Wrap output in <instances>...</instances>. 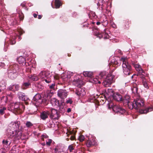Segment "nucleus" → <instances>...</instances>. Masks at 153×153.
<instances>
[{"instance_id":"1","label":"nucleus","mask_w":153,"mask_h":153,"mask_svg":"<svg viewBox=\"0 0 153 153\" xmlns=\"http://www.w3.org/2000/svg\"><path fill=\"white\" fill-rule=\"evenodd\" d=\"M121 61L123 62L122 68L124 74L126 75H129L131 73V68L126 58H121Z\"/></svg>"},{"instance_id":"2","label":"nucleus","mask_w":153,"mask_h":153,"mask_svg":"<svg viewBox=\"0 0 153 153\" xmlns=\"http://www.w3.org/2000/svg\"><path fill=\"white\" fill-rule=\"evenodd\" d=\"M39 78L44 79L45 82L49 83L51 82L50 79L51 76L50 74V72L48 71H41L38 75Z\"/></svg>"},{"instance_id":"3","label":"nucleus","mask_w":153,"mask_h":153,"mask_svg":"<svg viewBox=\"0 0 153 153\" xmlns=\"http://www.w3.org/2000/svg\"><path fill=\"white\" fill-rule=\"evenodd\" d=\"M22 135V132L21 131H10L8 135V137L13 138L14 140H18L21 138Z\"/></svg>"},{"instance_id":"4","label":"nucleus","mask_w":153,"mask_h":153,"mask_svg":"<svg viewBox=\"0 0 153 153\" xmlns=\"http://www.w3.org/2000/svg\"><path fill=\"white\" fill-rule=\"evenodd\" d=\"M108 108H112L113 111L116 113H119L121 114H123L125 112L124 109L122 108L120 106L117 105L113 106V105L112 103L109 104Z\"/></svg>"},{"instance_id":"5","label":"nucleus","mask_w":153,"mask_h":153,"mask_svg":"<svg viewBox=\"0 0 153 153\" xmlns=\"http://www.w3.org/2000/svg\"><path fill=\"white\" fill-rule=\"evenodd\" d=\"M132 104L133 108L137 109L143 106L144 105V100L141 99H138L134 100Z\"/></svg>"},{"instance_id":"6","label":"nucleus","mask_w":153,"mask_h":153,"mask_svg":"<svg viewBox=\"0 0 153 153\" xmlns=\"http://www.w3.org/2000/svg\"><path fill=\"white\" fill-rule=\"evenodd\" d=\"M123 103L125 104L126 105H127L128 108L130 109H133V103L130 101V97L126 95L123 99L122 98V100Z\"/></svg>"},{"instance_id":"7","label":"nucleus","mask_w":153,"mask_h":153,"mask_svg":"<svg viewBox=\"0 0 153 153\" xmlns=\"http://www.w3.org/2000/svg\"><path fill=\"white\" fill-rule=\"evenodd\" d=\"M60 116L59 113L56 110L53 108L51 109V114L50 117L51 119H58L60 117Z\"/></svg>"},{"instance_id":"8","label":"nucleus","mask_w":153,"mask_h":153,"mask_svg":"<svg viewBox=\"0 0 153 153\" xmlns=\"http://www.w3.org/2000/svg\"><path fill=\"white\" fill-rule=\"evenodd\" d=\"M68 95V92L65 90L60 89L57 92V95L61 99L66 98Z\"/></svg>"},{"instance_id":"9","label":"nucleus","mask_w":153,"mask_h":153,"mask_svg":"<svg viewBox=\"0 0 153 153\" xmlns=\"http://www.w3.org/2000/svg\"><path fill=\"white\" fill-rule=\"evenodd\" d=\"M42 97L40 94H36L33 97V100L35 102V103L38 105L40 104L42 102Z\"/></svg>"},{"instance_id":"10","label":"nucleus","mask_w":153,"mask_h":153,"mask_svg":"<svg viewBox=\"0 0 153 153\" xmlns=\"http://www.w3.org/2000/svg\"><path fill=\"white\" fill-rule=\"evenodd\" d=\"M106 30L105 29L104 30V32L102 33H100L98 32H97L95 33V35L97 37H99L100 39L103 37L104 39H108L109 38V36L108 34V33H107Z\"/></svg>"},{"instance_id":"11","label":"nucleus","mask_w":153,"mask_h":153,"mask_svg":"<svg viewBox=\"0 0 153 153\" xmlns=\"http://www.w3.org/2000/svg\"><path fill=\"white\" fill-rule=\"evenodd\" d=\"M76 93L79 97H82L85 95V92L84 88L79 87L76 90Z\"/></svg>"},{"instance_id":"12","label":"nucleus","mask_w":153,"mask_h":153,"mask_svg":"<svg viewBox=\"0 0 153 153\" xmlns=\"http://www.w3.org/2000/svg\"><path fill=\"white\" fill-rule=\"evenodd\" d=\"M114 76L111 74L107 75L106 77L105 80L108 82L111 85L112 83L114 81Z\"/></svg>"},{"instance_id":"13","label":"nucleus","mask_w":153,"mask_h":153,"mask_svg":"<svg viewBox=\"0 0 153 153\" xmlns=\"http://www.w3.org/2000/svg\"><path fill=\"white\" fill-rule=\"evenodd\" d=\"M76 79H74L73 80V84L74 85L79 87V88L81 86L83 85V82L82 80L81 79H79L78 78L77 79V78H76Z\"/></svg>"},{"instance_id":"14","label":"nucleus","mask_w":153,"mask_h":153,"mask_svg":"<svg viewBox=\"0 0 153 153\" xmlns=\"http://www.w3.org/2000/svg\"><path fill=\"white\" fill-rule=\"evenodd\" d=\"M50 114L49 111H45L41 113L40 115L41 118L43 120H45L48 117Z\"/></svg>"},{"instance_id":"15","label":"nucleus","mask_w":153,"mask_h":153,"mask_svg":"<svg viewBox=\"0 0 153 153\" xmlns=\"http://www.w3.org/2000/svg\"><path fill=\"white\" fill-rule=\"evenodd\" d=\"M114 91L113 89H108L106 91L105 97L108 98L111 97H113V95H114Z\"/></svg>"},{"instance_id":"16","label":"nucleus","mask_w":153,"mask_h":153,"mask_svg":"<svg viewBox=\"0 0 153 153\" xmlns=\"http://www.w3.org/2000/svg\"><path fill=\"white\" fill-rule=\"evenodd\" d=\"M113 98L115 100L117 101H119L122 100V96L118 93H114L113 95Z\"/></svg>"},{"instance_id":"17","label":"nucleus","mask_w":153,"mask_h":153,"mask_svg":"<svg viewBox=\"0 0 153 153\" xmlns=\"http://www.w3.org/2000/svg\"><path fill=\"white\" fill-rule=\"evenodd\" d=\"M51 103L54 107H56L59 104V101L55 98H52L51 100Z\"/></svg>"},{"instance_id":"18","label":"nucleus","mask_w":153,"mask_h":153,"mask_svg":"<svg viewBox=\"0 0 153 153\" xmlns=\"http://www.w3.org/2000/svg\"><path fill=\"white\" fill-rule=\"evenodd\" d=\"M19 122H12L10 124V126L14 129H17L19 128Z\"/></svg>"},{"instance_id":"19","label":"nucleus","mask_w":153,"mask_h":153,"mask_svg":"<svg viewBox=\"0 0 153 153\" xmlns=\"http://www.w3.org/2000/svg\"><path fill=\"white\" fill-rule=\"evenodd\" d=\"M17 76V73L16 70L13 71V72H9L8 76L12 79H13L16 77Z\"/></svg>"},{"instance_id":"20","label":"nucleus","mask_w":153,"mask_h":153,"mask_svg":"<svg viewBox=\"0 0 153 153\" xmlns=\"http://www.w3.org/2000/svg\"><path fill=\"white\" fill-rule=\"evenodd\" d=\"M153 110V108L151 107H149L145 109H141L139 111V112L141 114H146L148 112L152 111Z\"/></svg>"},{"instance_id":"21","label":"nucleus","mask_w":153,"mask_h":153,"mask_svg":"<svg viewBox=\"0 0 153 153\" xmlns=\"http://www.w3.org/2000/svg\"><path fill=\"white\" fill-rule=\"evenodd\" d=\"M142 80L143 85L146 88L148 89L149 88V87L148 85L147 82L146 80V79L144 77V76L143 75H141L140 76Z\"/></svg>"},{"instance_id":"22","label":"nucleus","mask_w":153,"mask_h":153,"mask_svg":"<svg viewBox=\"0 0 153 153\" xmlns=\"http://www.w3.org/2000/svg\"><path fill=\"white\" fill-rule=\"evenodd\" d=\"M98 76H96L95 78H91L89 80L90 82L94 84H97V83H100V82L98 78Z\"/></svg>"},{"instance_id":"23","label":"nucleus","mask_w":153,"mask_h":153,"mask_svg":"<svg viewBox=\"0 0 153 153\" xmlns=\"http://www.w3.org/2000/svg\"><path fill=\"white\" fill-rule=\"evenodd\" d=\"M95 141L93 139L91 140H87L86 143V145L88 147H90L92 146L95 144Z\"/></svg>"},{"instance_id":"24","label":"nucleus","mask_w":153,"mask_h":153,"mask_svg":"<svg viewBox=\"0 0 153 153\" xmlns=\"http://www.w3.org/2000/svg\"><path fill=\"white\" fill-rule=\"evenodd\" d=\"M134 67L136 70L139 72L140 73L142 74L143 72V70L139 65L135 64L134 65Z\"/></svg>"},{"instance_id":"25","label":"nucleus","mask_w":153,"mask_h":153,"mask_svg":"<svg viewBox=\"0 0 153 153\" xmlns=\"http://www.w3.org/2000/svg\"><path fill=\"white\" fill-rule=\"evenodd\" d=\"M28 77L30 80L32 81H37L39 79L38 76L35 74L30 75L28 76Z\"/></svg>"},{"instance_id":"26","label":"nucleus","mask_w":153,"mask_h":153,"mask_svg":"<svg viewBox=\"0 0 153 153\" xmlns=\"http://www.w3.org/2000/svg\"><path fill=\"white\" fill-rule=\"evenodd\" d=\"M10 108L12 110L14 109L15 110L18 109L19 108V105L18 103H13L10 105Z\"/></svg>"},{"instance_id":"27","label":"nucleus","mask_w":153,"mask_h":153,"mask_svg":"<svg viewBox=\"0 0 153 153\" xmlns=\"http://www.w3.org/2000/svg\"><path fill=\"white\" fill-rule=\"evenodd\" d=\"M17 61L20 64L23 65L24 63H25V59L22 56H20L18 58Z\"/></svg>"},{"instance_id":"28","label":"nucleus","mask_w":153,"mask_h":153,"mask_svg":"<svg viewBox=\"0 0 153 153\" xmlns=\"http://www.w3.org/2000/svg\"><path fill=\"white\" fill-rule=\"evenodd\" d=\"M19 98L22 100H25V96L24 93L21 92H19L18 94Z\"/></svg>"},{"instance_id":"29","label":"nucleus","mask_w":153,"mask_h":153,"mask_svg":"<svg viewBox=\"0 0 153 153\" xmlns=\"http://www.w3.org/2000/svg\"><path fill=\"white\" fill-rule=\"evenodd\" d=\"M83 74L85 76L91 77L92 76L93 73L90 71H85L83 72Z\"/></svg>"},{"instance_id":"30","label":"nucleus","mask_w":153,"mask_h":153,"mask_svg":"<svg viewBox=\"0 0 153 153\" xmlns=\"http://www.w3.org/2000/svg\"><path fill=\"white\" fill-rule=\"evenodd\" d=\"M2 144L4 146L7 147L10 145V143H9L8 141L7 140H3L2 141Z\"/></svg>"},{"instance_id":"31","label":"nucleus","mask_w":153,"mask_h":153,"mask_svg":"<svg viewBox=\"0 0 153 153\" xmlns=\"http://www.w3.org/2000/svg\"><path fill=\"white\" fill-rule=\"evenodd\" d=\"M55 5L56 8H58L61 5V2L59 0H55Z\"/></svg>"},{"instance_id":"32","label":"nucleus","mask_w":153,"mask_h":153,"mask_svg":"<svg viewBox=\"0 0 153 153\" xmlns=\"http://www.w3.org/2000/svg\"><path fill=\"white\" fill-rule=\"evenodd\" d=\"M62 78L64 81L67 80L66 79H69L70 78V76H68L65 74H64L61 76Z\"/></svg>"},{"instance_id":"33","label":"nucleus","mask_w":153,"mask_h":153,"mask_svg":"<svg viewBox=\"0 0 153 153\" xmlns=\"http://www.w3.org/2000/svg\"><path fill=\"white\" fill-rule=\"evenodd\" d=\"M30 85L29 82H24L22 85V87L23 89H25L27 88Z\"/></svg>"},{"instance_id":"34","label":"nucleus","mask_w":153,"mask_h":153,"mask_svg":"<svg viewBox=\"0 0 153 153\" xmlns=\"http://www.w3.org/2000/svg\"><path fill=\"white\" fill-rule=\"evenodd\" d=\"M25 125L27 127L29 128L33 126V124L30 121H27Z\"/></svg>"},{"instance_id":"35","label":"nucleus","mask_w":153,"mask_h":153,"mask_svg":"<svg viewBox=\"0 0 153 153\" xmlns=\"http://www.w3.org/2000/svg\"><path fill=\"white\" fill-rule=\"evenodd\" d=\"M105 75V72H102L100 74L98 77L99 78L102 79L104 78Z\"/></svg>"},{"instance_id":"36","label":"nucleus","mask_w":153,"mask_h":153,"mask_svg":"<svg viewBox=\"0 0 153 153\" xmlns=\"http://www.w3.org/2000/svg\"><path fill=\"white\" fill-rule=\"evenodd\" d=\"M56 85L55 83H53L51 85L49 86V88L51 90H55Z\"/></svg>"},{"instance_id":"37","label":"nucleus","mask_w":153,"mask_h":153,"mask_svg":"<svg viewBox=\"0 0 153 153\" xmlns=\"http://www.w3.org/2000/svg\"><path fill=\"white\" fill-rule=\"evenodd\" d=\"M131 89L133 93L135 94L137 93V88L135 86L133 88H131Z\"/></svg>"},{"instance_id":"38","label":"nucleus","mask_w":153,"mask_h":153,"mask_svg":"<svg viewBox=\"0 0 153 153\" xmlns=\"http://www.w3.org/2000/svg\"><path fill=\"white\" fill-rule=\"evenodd\" d=\"M78 139L80 142L83 141L85 139V137L83 135H80L78 138Z\"/></svg>"},{"instance_id":"39","label":"nucleus","mask_w":153,"mask_h":153,"mask_svg":"<svg viewBox=\"0 0 153 153\" xmlns=\"http://www.w3.org/2000/svg\"><path fill=\"white\" fill-rule=\"evenodd\" d=\"M102 84L103 85L106 87H108L110 85V84L105 80L103 82Z\"/></svg>"},{"instance_id":"40","label":"nucleus","mask_w":153,"mask_h":153,"mask_svg":"<svg viewBox=\"0 0 153 153\" xmlns=\"http://www.w3.org/2000/svg\"><path fill=\"white\" fill-rule=\"evenodd\" d=\"M68 150L70 152H72V151L74 150V148L73 146L71 145H69L68 147Z\"/></svg>"},{"instance_id":"41","label":"nucleus","mask_w":153,"mask_h":153,"mask_svg":"<svg viewBox=\"0 0 153 153\" xmlns=\"http://www.w3.org/2000/svg\"><path fill=\"white\" fill-rule=\"evenodd\" d=\"M6 110V108L5 107H3V108H1L0 109V114L2 115L4 113V111Z\"/></svg>"},{"instance_id":"42","label":"nucleus","mask_w":153,"mask_h":153,"mask_svg":"<svg viewBox=\"0 0 153 153\" xmlns=\"http://www.w3.org/2000/svg\"><path fill=\"white\" fill-rule=\"evenodd\" d=\"M13 88H14V91H18L19 89V86L18 85H13Z\"/></svg>"},{"instance_id":"43","label":"nucleus","mask_w":153,"mask_h":153,"mask_svg":"<svg viewBox=\"0 0 153 153\" xmlns=\"http://www.w3.org/2000/svg\"><path fill=\"white\" fill-rule=\"evenodd\" d=\"M52 140L51 139H48V141H46V144L47 145L50 146L52 142Z\"/></svg>"},{"instance_id":"44","label":"nucleus","mask_w":153,"mask_h":153,"mask_svg":"<svg viewBox=\"0 0 153 153\" xmlns=\"http://www.w3.org/2000/svg\"><path fill=\"white\" fill-rule=\"evenodd\" d=\"M67 103L71 104L72 103V101L71 99H69L67 100L66 102Z\"/></svg>"},{"instance_id":"45","label":"nucleus","mask_w":153,"mask_h":153,"mask_svg":"<svg viewBox=\"0 0 153 153\" xmlns=\"http://www.w3.org/2000/svg\"><path fill=\"white\" fill-rule=\"evenodd\" d=\"M75 136L74 135H72L70 137V140H73L75 139Z\"/></svg>"},{"instance_id":"46","label":"nucleus","mask_w":153,"mask_h":153,"mask_svg":"<svg viewBox=\"0 0 153 153\" xmlns=\"http://www.w3.org/2000/svg\"><path fill=\"white\" fill-rule=\"evenodd\" d=\"M13 85H12L11 86H10L9 87V89L10 90H11V91H14V88H13Z\"/></svg>"},{"instance_id":"47","label":"nucleus","mask_w":153,"mask_h":153,"mask_svg":"<svg viewBox=\"0 0 153 153\" xmlns=\"http://www.w3.org/2000/svg\"><path fill=\"white\" fill-rule=\"evenodd\" d=\"M53 77L55 79H58V75H56L53 76Z\"/></svg>"},{"instance_id":"48","label":"nucleus","mask_w":153,"mask_h":153,"mask_svg":"<svg viewBox=\"0 0 153 153\" xmlns=\"http://www.w3.org/2000/svg\"><path fill=\"white\" fill-rule=\"evenodd\" d=\"M18 32H19L20 35H22L23 33V31L22 30H20V31H18Z\"/></svg>"},{"instance_id":"49","label":"nucleus","mask_w":153,"mask_h":153,"mask_svg":"<svg viewBox=\"0 0 153 153\" xmlns=\"http://www.w3.org/2000/svg\"><path fill=\"white\" fill-rule=\"evenodd\" d=\"M71 111V109L70 108H68V109L67 111L68 113H69Z\"/></svg>"},{"instance_id":"50","label":"nucleus","mask_w":153,"mask_h":153,"mask_svg":"<svg viewBox=\"0 0 153 153\" xmlns=\"http://www.w3.org/2000/svg\"><path fill=\"white\" fill-rule=\"evenodd\" d=\"M5 102L6 103L8 101V97H5Z\"/></svg>"},{"instance_id":"51","label":"nucleus","mask_w":153,"mask_h":153,"mask_svg":"<svg viewBox=\"0 0 153 153\" xmlns=\"http://www.w3.org/2000/svg\"><path fill=\"white\" fill-rule=\"evenodd\" d=\"M42 18V15H39L38 18L39 19H40Z\"/></svg>"},{"instance_id":"52","label":"nucleus","mask_w":153,"mask_h":153,"mask_svg":"<svg viewBox=\"0 0 153 153\" xmlns=\"http://www.w3.org/2000/svg\"><path fill=\"white\" fill-rule=\"evenodd\" d=\"M33 16L34 18H36L37 17V15L36 14V13H34L33 14Z\"/></svg>"},{"instance_id":"53","label":"nucleus","mask_w":153,"mask_h":153,"mask_svg":"<svg viewBox=\"0 0 153 153\" xmlns=\"http://www.w3.org/2000/svg\"><path fill=\"white\" fill-rule=\"evenodd\" d=\"M100 22H97V25H99L100 24Z\"/></svg>"},{"instance_id":"54","label":"nucleus","mask_w":153,"mask_h":153,"mask_svg":"<svg viewBox=\"0 0 153 153\" xmlns=\"http://www.w3.org/2000/svg\"><path fill=\"white\" fill-rule=\"evenodd\" d=\"M105 24L106 25H107L108 24V21L107 20H106L105 21Z\"/></svg>"},{"instance_id":"55","label":"nucleus","mask_w":153,"mask_h":153,"mask_svg":"<svg viewBox=\"0 0 153 153\" xmlns=\"http://www.w3.org/2000/svg\"><path fill=\"white\" fill-rule=\"evenodd\" d=\"M20 18L21 19V20H23V16H20Z\"/></svg>"},{"instance_id":"56","label":"nucleus","mask_w":153,"mask_h":153,"mask_svg":"<svg viewBox=\"0 0 153 153\" xmlns=\"http://www.w3.org/2000/svg\"><path fill=\"white\" fill-rule=\"evenodd\" d=\"M69 134H72L73 132H72V131H70L69 132Z\"/></svg>"},{"instance_id":"57","label":"nucleus","mask_w":153,"mask_h":153,"mask_svg":"<svg viewBox=\"0 0 153 153\" xmlns=\"http://www.w3.org/2000/svg\"><path fill=\"white\" fill-rule=\"evenodd\" d=\"M46 137V136H45V135H42V137H45H45Z\"/></svg>"},{"instance_id":"58","label":"nucleus","mask_w":153,"mask_h":153,"mask_svg":"<svg viewBox=\"0 0 153 153\" xmlns=\"http://www.w3.org/2000/svg\"><path fill=\"white\" fill-rule=\"evenodd\" d=\"M69 73H70V74H71V75H72V74H73V73L72 72L71 73L70 72H69Z\"/></svg>"},{"instance_id":"59","label":"nucleus","mask_w":153,"mask_h":153,"mask_svg":"<svg viewBox=\"0 0 153 153\" xmlns=\"http://www.w3.org/2000/svg\"><path fill=\"white\" fill-rule=\"evenodd\" d=\"M42 144L43 145V146H44L45 145V143H42Z\"/></svg>"},{"instance_id":"60","label":"nucleus","mask_w":153,"mask_h":153,"mask_svg":"<svg viewBox=\"0 0 153 153\" xmlns=\"http://www.w3.org/2000/svg\"><path fill=\"white\" fill-rule=\"evenodd\" d=\"M106 10H107V11L108 12H109V10H108L107 9H106Z\"/></svg>"},{"instance_id":"61","label":"nucleus","mask_w":153,"mask_h":153,"mask_svg":"<svg viewBox=\"0 0 153 153\" xmlns=\"http://www.w3.org/2000/svg\"><path fill=\"white\" fill-rule=\"evenodd\" d=\"M69 140V138H67V140H68H68Z\"/></svg>"},{"instance_id":"62","label":"nucleus","mask_w":153,"mask_h":153,"mask_svg":"<svg viewBox=\"0 0 153 153\" xmlns=\"http://www.w3.org/2000/svg\"><path fill=\"white\" fill-rule=\"evenodd\" d=\"M19 39H20H20H21V38L20 37V36H19Z\"/></svg>"},{"instance_id":"63","label":"nucleus","mask_w":153,"mask_h":153,"mask_svg":"<svg viewBox=\"0 0 153 153\" xmlns=\"http://www.w3.org/2000/svg\"><path fill=\"white\" fill-rule=\"evenodd\" d=\"M1 90H0V92H1Z\"/></svg>"},{"instance_id":"64","label":"nucleus","mask_w":153,"mask_h":153,"mask_svg":"<svg viewBox=\"0 0 153 153\" xmlns=\"http://www.w3.org/2000/svg\"><path fill=\"white\" fill-rule=\"evenodd\" d=\"M15 42H16L15 41H14V43H15Z\"/></svg>"}]
</instances>
